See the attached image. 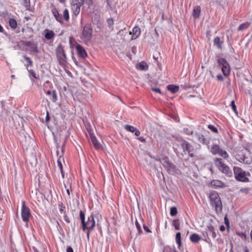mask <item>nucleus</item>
Wrapping results in <instances>:
<instances>
[{"label":"nucleus","instance_id":"nucleus-63","mask_svg":"<svg viewBox=\"0 0 252 252\" xmlns=\"http://www.w3.org/2000/svg\"><path fill=\"white\" fill-rule=\"evenodd\" d=\"M4 32V29L3 28V27L1 26V25L0 24V32Z\"/></svg>","mask_w":252,"mask_h":252},{"label":"nucleus","instance_id":"nucleus-40","mask_svg":"<svg viewBox=\"0 0 252 252\" xmlns=\"http://www.w3.org/2000/svg\"><path fill=\"white\" fill-rule=\"evenodd\" d=\"M236 234L239 236L240 237H242L245 240H247V236L245 233L241 232H237Z\"/></svg>","mask_w":252,"mask_h":252},{"label":"nucleus","instance_id":"nucleus-27","mask_svg":"<svg viewBox=\"0 0 252 252\" xmlns=\"http://www.w3.org/2000/svg\"><path fill=\"white\" fill-rule=\"evenodd\" d=\"M196 136L198 141H199L200 143L203 144H206L207 143L206 138L202 134H196Z\"/></svg>","mask_w":252,"mask_h":252},{"label":"nucleus","instance_id":"nucleus-51","mask_svg":"<svg viewBox=\"0 0 252 252\" xmlns=\"http://www.w3.org/2000/svg\"><path fill=\"white\" fill-rule=\"evenodd\" d=\"M151 90L154 91V92H155L157 93H159V94H161V91H160V90L159 89V88H151Z\"/></svg>","mask_w":252,"mask_h":252},{"label":"nucleus","instance_id":"nucleus-35","mask_svg":"<svg viewBox=\"0 0 252 252\" xmlns=\"http://www.w3.org/2000/svg\"><path fill=\"white\" fill-rule=\"evenodd\" d=\"M106 2L109 9H112L115 6L114 0H106Z\"/></svg>","mask_w":252,"mask_h":252},{"label":"nucleus","instance_id":"nucleus-41","mask_svg":"<svg viewBox=\"0 0 252 252\" xmlns=\"http://www.w3.org/2000/svg\"><path fill=\"white\" fill-rule=\"evenodd\" d=\"M135 225L137 230H138L139 234H141L142 233V230L140 224L137 220L135 221Z\"/></svg>","mask_w":252,"mask_h":252},{"label":"nucleus","instance_id":"nucleus-12","mask_svg":"<svg viewBox=\"0 0 252 252\" xmlns=\"http://www.w3.org/2000/svg\"><path fill=\"white\" fill-rule=\"evenodd\" d=\"M57 56L59 63H63L66 62V56L62 48L59 49L57 51Z\"/></svg>","mask_w":252,"mask_h":252},{"label":"nucleus","instance_id":"nucleus-56","mask_svg":"<svg viewBox=\"0 0 252 252\" xmlns=\"http://www.w3.org/2000/svg\"><path fill=\"white\" fill-rule=\"evenodd\" d=\"M217 79L220 81H222L223 79V77L221 74H218L217 76Z\"/></svg>","mask_w":252,"mask_h":252},{"label":"nucleus","instance_id":"nucleus-15","mask_svg":"<svg viewBox=\"0 0 252 252\" xmlns=\"http://www.w3.org/2000/svg\"><path fill=\"white\" fill-rule=\"evenodd\" d=\"M74 1H72L71 3V10L73 14L77 16L78 15L80 11V7L81 5L74 3Z\"/></svg>","mask_w":252,"mask_h":252},{"label":"nucleus","instance_id":"nucleus-13","mask_svg":"<svg viewBox=\"0 0 252 252\" xmlns=\"http://www.w3.org/2000/svg\"><path fill=\"white\" fill-rule=\"evenodd\" d=\"M124 128L127 131L134 132L136 136H139L140 134V131L132 126L126 125L124 126Z\"/></svg>","mask_w":252,"mask_h":252},{"label":"nucleus","instance_id":"nucleus-4","mask_svg":"<svg viewBox=\"0 0 252 252\" xmlns=\"http://www.w3.org/2000/svg\"><path fill=\"white\" fill-rule=\"evenodd\" d=\"M233 172L235 179L241 182H247L249 179L247 176L250 175L249 173H247L243 171L240 167L234 166L233 167Z\"/></svg>","mask_w":252,"mask_h":252},{"label":"nucleus","instance_id":"nucleus-11","mask_svg":"<svg viewBox=\"0 0 252 252\" xmlns=\"http://www.w3.org/2000/svg\"><path fill=\"white\" fill-rule=\"evenodd\" d=\"M181 147L183 150L182 155H187V153H189V150L191 149L192 146L187 141L183 140L180 142Z\"/></svg>","mask_w":252,"mask_h":252},{"label":"nucleus","instance_id":"nucleus-23","mask_svg":"<svg viewBox=\"0 0 252 252\" xmlns=\"http://www.w3.org/2000/svg\"><path fill=\"white\" fill-rule=\"evenodd\" d=\"M32 64H28L27 66V69L28 70L29 76L31 78L32 76L33 78L37 79V77L36 75L35 72L31 68V67H32Z\"/></svg>","mask_w":252,"mask_h":252},{"label":"nucleus","instance_id":"nucleus-44","mask_svg":"<svg viewBox=\"0 0 252 252\" xmlns=\"http://www.w3.org/2000/svg\"><path fill=\"white\" fill-rule=\"evenodd\" d=\"M230 105L232 107V109L233 110V111L235 113H237V108H236V106L235 105V102H234V100H232L231 102V104H230Z\"/></svg>","mask_w":252,"mask_h":252},{"label":"nucleus","instance_id":"nucleus-30","mask_svg":"<svg viewBox=\"0 0 252 252\" xmlns=\"http://www.w3.org/2000/svg\"><path fill=\"white\" fill-rule=\"evenodd\" d=\"M250 26V24L248 22H245L241 24L238 28V30L242 31L247 29Z\"/></svg>","mask_w":252,"mask_h":252},{"label":"nucleus","instance_id":"nucleus-62","mask_svg":"<svg viewBox=\"0 0 252 252\" xmlns=\"http://www.w3.org/2000/svg\"><path fill=\"white\" fill-rule=\"evenodd\" d=\"M49 120V116L48 112H47V115L46 117V121H48Z\"/></svg>","mask_w":252,"mask_h":252},{"label":"nucleus","instance_id":"nucleus-58","mask_svg":"<svg viewBox=\"0 0 252 252\" xmlns=\"http://www.w3.org/2000/svg\"><path fill=\"white\" fill-rule=\"evenodd\" d=\"M66 252H73L72 248L70 247H67Z\"/></svg>","mask_w":252,"mask_h":252},{"label":"nucleus","instance_id":"nucleus-60","mask_svg":"<svg viewBox=\"0 0 252 252\" xmlns=\"http://www.w3.org/2000/svg\"><path fill=\"white\" fill-rule=\"evenodd\" d=\"M224 221H225V223L226 225H229V220H228L227 219L226 217H225L224 218Z\"/></svg>","mask_w":252,"mask_h":252},{"label":"nucleus","instance_id":"nucleus-39","mask_svg":"<svg viewBox=\"0 0 252 252\" xmlns=\"http://www.w3.org/2000/svg\"><path fill=\"white\" fill-rule=\"evenodd\" d=\"M52 94V96L51 97V99L52 100V101L53 102H56L57 99V94H56V92L55 91H52V94Z\"/></svg>","mask_w":252,"mask_h":252},{"label":"nucleus","instance_id":"nucleus-5","mask_svg":"<svg viewBox=\"0 0 252 252\" xmlns=\"http://www.w3.org/2000/svg\"><path fill=\"white\" fill-rule=\"evenodd\" d=\"M235 157L236 159L240 162L248 164L252 162V157L249 152L238 154L236 155Z\"/></svg>","mask_w":252,"mask_h":252},{"label":"nucleus","instance_id":"nucleus-50","mask_svg":"<svg viewBox=\"0 0 252 252\" xmlns=\"http://www.w3.org/2000/svg\"><path fill=\"white\" fill-rule=\"evenodd\" d=\"M63 219L66 223H68L70 222V220L68 217L66 215V214H65V213L64 214Z\"/></svg>","mask_w":252,"mask_h":252},{"label":"nucleus","instance_id":"nucleus-43","mask_svg":"<svg viewBox=\"0 0 252 252\" xmlns=\"http://www.w3.org/2000/svg\"><path fill=\"white\" fill-rule=\"evenodd\" d=\"M59 207H60V212L61 214L63 213L65 214V212L64 211V209L65 207L63 205L62 203L59 204Z\"/></svg>","mask_w":252,"mask_h":252},{"label":"nucleus","instance_id":"nucleus-45","mask_svg":"<svg viewBox=\"0 0 252 252\" xmlns=\"http://www.w3.org/2000/svg\"><path fill=\"white\" fill-rule=\"evenodd\" d=\"M153 58L155 59L157 62H159L160 61V60L161 59V58L158 53L155 54L153 56Z\"/></svg>","mask_w":252,"mask_h":252},{"label":"nucleus","instance_id":"nucleus-22","mask_svg":"<svg viewBox=\"0 0 252 252\" xmlns=\"http://www.w3.org/2000/svg\"><path fill=\"white\" fill-rule=\"evenodd\" d=\"M190 240L191 242L196 243L201 240L200 237L196 233H193L190 236Z\"/></svg>","mask_w":252,"mask_h":252},{"label":"nucleus","instance_id":"nucleus-33","mask_svg":"<svg viewBox=\"0 0 252 252\" xmlns=\"http://www.w3.org/2000/svg\"><path fill=\"white\" fill-rule=\"evenodd\" d=\"M9 24L10 27L13 29L16 28L17 24L16 21L14 19H10L9 20Z\"/></svg>","mask_w":252,"mask_h":252},{"label":"nucleus","instance_id":"nucleus-31","mask_svg":"<svg viewBox=\"0 0 252 252\" xmlns=\"http://www.w3.org/2000/svg\"><path fill=\"white\" fill-rule=\"evenodd\" d=\"M175 240L178 246V247L179 248L181 246V237L180 232H178L176 233Z\"/></svg>","mask_w":252,"mask_h":252},{"label":"nucleus","instance_id":"nucleus-34","mask_svg":"<svg viewBox=\"0 0 252 252\" xmlns=\"http://www.w3.org/2000/svg\"><path fill=\"white\" fill-rule=\"evenodd\" d=\"M219 155L225 159H227L229 158V155L228 154L227 152L226 151L223 150L222 149L221 150Z\"/></svg>","mask_w":252,"mask_h":252},{"label":"nucleus","instance_id":"nucleus-16","mask_svg":"<svg viewBox=\"0 0 252 252\" xmlns=\"http://www.w3.org/2000/svg\"><path fill=\"white\" fill-rule=\"evenodd\" d=\"M76 49L79 56L83 58H85L87 56V53L81 45H78L76 47Z\"/></svg>","mask_w":252,"mask_h":252},{"label":"nucleus","instance_id":"nucleus-61","mask_svg":"<svg viewBox=\"0 0 252 252\" xmlns=\"http://www.w3.org/2000/svg\"><path fill=\"white\" fill-rule=\"evenodd\" d=\"M187 154H188L190 157H193L194 156L193 154L191 152V149L189 150V153H187Z\"/></svg>","mask_w":252,"mask_h":252},{"label":"nucleus","instance_id":"nucleus-8","mask_svg":"<svg viewBox=\"0 0 252 252\" xmlns=\"http://www.w3.org/2000/svg\"><path fill=\"white\" fill-rule=\"evenodd\" d=\"M205 233L207 237L206 238L205 241L209 243H210V239L208 237L209 235L211 236L213 239L216 238L217 236L215 228L213 226L212 224H209L207 225V228L206 229Z\"/></svg>","mask_w":252,"mask_h":252},{"label":"nucleus","instance_id":"nucleus-55","mask_svg":"<svg viewBox=\"0 0 252 252\" xmlns=\"http://www.w3.org/2000/svg\"><path fill=\"white\" fill-rule=\"evenodd\" d=\"M138 139L142 142H145L146 141V139L143 136L138 137Z\"/></svg>","mask_w":252,"mask_h":252},{"label":"nucleus","instance_id":"nucleus-36","mask_svg":"<svg viewBox=\"0 0 252 252\" xmlns=\"http://www.w3.org/2000/svg\"><path fill=\"white\" fill-rule=\"evenodd\" d=\"M177 214V209L176 207H172L170 208V214L172 216H175Z\"/></svg>","mask_w":252,"mask_h":252},{"label":"nucleus","instance_id":"nucleus-21","mask_svg":"<svg viewBox=\"0 0 252 252\" xmlns=\"http://www.w3.org/2000/svg\"><path fill=\"white\" fill-rule=\"evenodd\" d=\"M52 12L56 20L60 23H62V18L61 16L60 15L57 9L56 8H53L52 10Z\"/></svg>","mask_w":252,"mask_h":252},{"label":"nucleus","instance_id":"nucleus-57","mask_svg":"<svg viewBox=\"0 0 252 252\" xmlns=\"http://www.w3.org/2000/svg\"><path fill=\"white\" fill-rule=\"evenodd\" d=\"M92 230H87L86 231V233H87V238H88V240L89 239L90 232H91V231Z\"/></svg>","mask_w":252,"mask_h":252},{"label":"nucleus","instance_id":"nucleus-24","mask_svg":"<svg viewBox=\"0 0 252 252\" xmlns=\"http://www.w3.org/2000/svg\"><path fill=\"white\" fill-rule=\"evenodd\" d=\"M167 89L171 93L174 94L178 92L179 90V87L174 85H169L167 86Z\"/></svg>","mask_w":252,"mask_h":252},{"label":"nucleus","instance_id":"nucleus-26","mask_svg":"<svg viewBox=\"0 0 252 252\" xmlns=\"http://www.w3.org/2000/svg\"><path fill=\"white\" fill-rule=\"evenodd\" d=\"M136 68L139 70L145 71L148 69L147 64H136Z\"/></svg>","mask_w":252,"mask_h":252},{"label":"nucleus","instance_id":"nucleus-6","mask_svg":"<svg viewBox=\"0 0 252 252\" xmlns=\"http://www.w3.org/2000/svg\"><path fill=\"white\" fill-rule=\"evenodd\" d=\"M23 45L26 47V50L31 53L35 54L39 53L37 44L33 41H22Z\"/></svg>","mask_w":252,"mask_h":252},{"label":"nucleus","instance_id":"nucleus-53","mask_svg":"<svg viewBox=\"0 0 252 252\" xmlns=\"http://www.w3.org/2000/svg\"><path fill=\"white\" fill-rule=\"evenodd\" d=\"M184 130L188 134H192V131L189 130L188 128H184Z\"/></svg>","mask_w":252,"mask_h":252},{"label":"nucleus","instance_id":"nucleus-42","mask_svg":"<svg viewBox=\"0 0 252 252\" xmlns=\"http://www.w3.org/2000/svg\"><path fill=\"white\" fill-rule=\"evenodd\" d=\"M208 128L211 130L213 132L215 133H218V130L217 127H216L215 126L210 125L208 126Z\"/></svg>","mask_w":252,"mask_h":252},{"label":"nucleus","instance_id":"nucleus-7","mask_svg":"<svg viewBox=\"0 0 252 252\" xmlns=\"http://www.w3.org/2000/svg\"><path fill=\"white\" fill-rule=\"evenodd\" d=\"M21 216L22 220L24 222H28L29 218L31 216L30 210L29 208L26 205L25 201L22 202Z\"/></svg>","mask_w":252,"mask_h":252},{"label":"nucleus","instance_id":"nucleus-37","mask_svg":"<svg viewBox=\"0 0 252 252\" xmlns=\"http://www.w3.org/2000/svg\"><path fill=\"white\" fill-rule=\"evenodd\" d=\"M216 60H217L218 63H227L226 60L225 58H221L219 56L216 57Z\"/></svg>","mask_w":252,"mask_h":252},{"label":"nucleus","instance_id":"nucleus-19","mask_svg":"<svg viewBox=\"0 0 252 252\" xmlns=\"http://www.w3.org/2000/svg\"><path fill=\"white\" fill-rule=\"evenodd\" d=\"M211 185L212 187L215 188H220L224 186V183L218 180H214L211 182Z\"/></svg>","mask_w":252,"mask_h":252},{"label":"nucleus","instance_id":"nucleus-29","mask_svg":"<svg viewBox=\"0 0 252 252\" xmlns=\"http://www.w3.org/2000/svg\"><path fill=\"white\" fill-rule=\"evenodd\" d=\"M161 162L163 165L166 168L171 167V164L169 161L168 158L166 157L163 158L161 160Z\"/></svg>","mask_w":252,"mask_h":252},{"label":"nucleus","instance_id":"nucleus-46","mask_svg":"<svg viewBox=\"0 0 252 252\" xmlns=\"http://www.w3.org/2000/svg\"><path fill=\"white\" fill-rule=\"evenodd\" d=\"M107 23L109 27H111L114 24V22H113V20L112 18L108 19L107 20Z\"/></svg>","mask_w":252,"mask_h":252},{"label":"nucleus","instance_id":"nucleus-14","mask_svg":"<svg viewBox=\"0 0 252 252\" xmlns=\"http://www.w3.org/2000/svg\"><path fill=\"white\" fill-rule=\"evenodd\" d=\"M141 30L138 27H135L131 32H130L129 34L132 35L131 40L136 39L140 34Z\"/></svg>","mask_w":252,"mask_h":252},{"label":"nucleus","instance_id":"nucleus-1","mask_svg":"<svg viewBox=\"0 0 252 252\" xmlns=\"http://www.w3.org/2000/svg\"><path fill=\"white\" fill-rule=\"evenodd\" d=\"M80 219L81 222V227L84 232L87 230H93L95 227V223L94 216L92 215L88 217L86 220L85 213L82 211L80 212Z\"/></svg>","mask_w":252,"mask_h":252},{"label":"nucleus","instance_id":"nucleus-64","mask_svg":"<svg viewBox=\"0 0 252 252\" xmlns=\"http://www.w3.org/2000/svg\"><path fill=\"white\" fill-rule=\"evenodd\" d=\"M220 231H224L225 230V227L223 226V225H221L220 227Z\"/></svg>","mask_w":252,"mask_h":252},{"label":"nucleus","instance_id":"nucleus-18","mask_svg":"<svg viewBox=\"0 0 252 252\" xmlns=\"http://www.w3.org/2000/svg\"><path fill=\"white\" fill-rule=\"evenodd\" d=\"M223 43V41L221 40L220 38L218 36L216 37L214 39V45H216L219 49H222V44Z\"/></svg>","mask_w":252,"mask_h":252},{"label":"nucleus","instance_id":"nucleus-52","mask_svg":"<svg viewBox=\"0 0 252 252\" xmlns=\"http://www.w3.org/2000/svg\"><path fill=\"white\" fill-rule=\"evenodd\" d=\"M143 228H144V229L145 230V231H146V232H151V231L150 230V229L145 224L143 225Z\"/></svg>","mask_w":252,"mask_h":252},{"label":"nucleus","instance_id":"nucleus-59","mask_svg":"<svg viewBox=\"0 0 252 252\" xmlns=\"http://www.w3.org/2000/svg\"><path fill=\"white\" fill-rule=\"evenodd\" d=\"M25 58L26 59V61L28 62V63H32V61H31L30 58L25 57Z\"/></svg>","mask_w":252,"mask_h":252},{"label":"nucleus","instance_id":"nucleus-48","mask_svg":"<svg viewBox=\"0 0 252 252\" xmlns=\"http://www.w3.org/2000/svg\"><path fill=\"white\" fill-rule=\"evenodd\" d=\"M24 6L26 7L30 6V0H23Z\"/></svg>","mask_w":252,"mask_h":252},{"label":"nucleus","instance_id":"nucleus-3","mask_svg":"<svg viewBox=\"0 0 252 252\" xmlns=\"http://www.w3.org/2000/svg\"><path fill=\"white\" fill-rule=\"evenodd\" d=\"M209 197L212 207L215 208L216 211H220L222 209V203L218 193L216 191H212Z\"/></svg>","mask_w":252,"mask_h":252},{"label":"nucleus","instance_id":"nucleus-54","mask_svg":"<svg viewBox=\"0 0 252 252\" xmlns=\"http://www.w3.org/2000/svg\"><path fill=\"white\" fill-rule=\"evenodd\" d=\"M240 191H241L242 192H244L245 193H247L249 191V189L247 188L241 189H240Z\"/></svg>","mask_w":252,"mask_h":252},{"label":"nucleus","instance_id":"nucleus-9","mask_svg":"<svg viewBox=\"0 0 252 252\" xmlns=\"http://www.w3.org/2000/svg\"><path fill=\"white\" fill-rule=\"evenodd\" d=\"M93 29L89 25H85L82 32L83 37L87 40L90 39L92 37Z\"/></svg>","mask_w":252,"mask_h":252},{"label":"nucleus","instance_id":"nucleus-38","mask_svg":"<svg viewBox=\"0 0 252 252\" xmlns=\"http://www.w3.org/2000/svg\"><path fill=\"white\" fill-rule=\"evenodd\" d=\"M63 17L65 21H68L69 18L68 11L65 9L63 11Z\"/></svg>","mask_w":252,"mask_h":252},{"label":"nucleus","instance_id":"nucleus-32","mask_svg":"<svg viewBox=\"0 0 252 252\" xmlns=\"http://www.w3.org/2000/svg\"><path fill=\"white\" fill-rule=\"evenodd\" d=\"M172 224L176 230H179L180 229V223L178 219L173 220Z\"/></svg>","mask_w":252,"mask_h":252},{"label":"nucleus","instance_id":"nucleus-17","mask_svg":"<svg viewBox=\"0 0 252 252\" xmlns=\"http://www.w3.org/2000/svg\"><path fill=\"white\" fill-rule=\"evenodd\" d=\"M222 67L221 68L222 71L224 75L227 76L230 74V68L229 64H222Z\"/></svg>","mask_w":252,"mask_h":252},{"label":"nucleus","instance_id":"nucleus-49","mask_svg":"<svg viewBox=\"0 0 252 252\" xmlns=\"http://www.w3.org/2000/svg\"><path fill=\"white\" fill-rule=\"evenodd\" d=\"M57 163H58V166L59 167L60 169V170L63 169V165H62V162L61 161V157L60 158L58 159Z\"/></svg>","mask_w":252,"mask_h":252},{"label":"nucleus","instance_id":"nucleus-25","mask_svg":"<svg viewBox=\"0 0 252 252\" xmlns=\"http://www.w3.org/2000/svg\"><path fill=\"white\" fill-rule=\"evenodd\" d=\"M200 11H201V8L200 6L195 7L194 8V9L193 10V13H192V15H193V17L195 18H198L200 16Z\"/></svg>","mask_w":252,"mask_h":252},{"label":"nucleus","instance_id":"nucleus-2","mask_svg":"<svg viewBox=\"0 0 252 252\" xmlns=\"http://www.w3.org/2000/svg\"><path fill=\"white\" fill-rule=\"evenodd\" d=\"M214 161L215 165L220 172L225 174L228 177L232 176V172L231 169L223 162L221 158H215L214 159Z\"/></svg>","mask_w":252,"mask_h":252},{"label":"nucleus","instance_id":"nucleus-47","mask_svg":"<svg viewBox=\"0 0 252 252\" xmlns=\"http://www.w3.org/2000/svg\"><path fill=\"white\" fill-rule=\"evenodd\" d=\"M72 1H74V3L82 5L84 4V0H72Z\"/></svg>","mask_w":252,"mask_h":252},{"label":"nucleus","instance_id":"nucleus-10","mask_svg":"<svg viewBox=\"0 0 252 252\" xmlns=\"http://www.w3.org/2000/svg\"><path fill=\"white\" fill-rule=\"evenodd\" d=\"M90 137L92 143L96 150H102L103 145L97 139L95 136L92 133H90Z\"/></svg>","mask_w":252,"mask_h":252},{"label":"nucleus","instance_id":"nucleus-28","mask_svg":"<svg viewBox=\"0 0 252 252\" xmlns=\"http://www.w3.org/2000/svg\"><path fill=\"white\" fill-rule=\"evenodd\" d=\"M55 36V33L53 31L47 30V32L45 34V37L48 40L52 39Z\"/></svg>","mask_w":252,"mask_h":252},{"label":"nucleus","instance_id":"nucleus-20","mask_svg":"<svg viewBox=\"0 0 252 252\" xmlns=\"http://www.w3.org/2000/svg\"><path fill=\"white\" fill-rule=\"evenodd\" d=\"M221 149L217 144L213 145L211 149V152L213 155H219Z\"/></svg>","mask_w":252,"mask_h":252}]
</instances>
